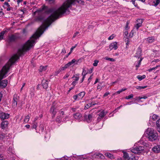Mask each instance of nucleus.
Masks as SVG:
<instances>
[{
	"mask_svg": "<svg viewBox=\"0 0 160 160\" xmlns=\"http://www.w3.org/2000/svg\"><path fill=\"white\" fill-rule=\"evenodd\" d=\"M123 157L125 160H133L134 157L133 156H130L127 153H124Z\"/></svg>",
	"mask_w": 160,
	"mask_h": 160,
	"instance_id": "nucleus-9",
	"label": "nucleus"
},
{
	"mask_svg": "<svg viewBox=\"0 0 160 160\" xmlns=\"http://www.w3.org/2000/svg\"><path fill=\"white\" fill-rule=\"evenodd\" d=\"M117 43L116 42H114L111 43L109 45V49L110 50H112L114 49V50L117 49L118 47L117 45Z\"/></svg>",
	"mask_w": 160,
	"mask_h": 160,
	"instance_id": "nucleus-6",
	"label": "nucleus"
},
{
	"mask_svg": "<svg viewBox=\"0 0 160 160\" xmlns=\"http://www.w3.org/2000/svg\"><path fill=\"white\" fill-rule=\"evenodd\" d=\"M9 137L4 133H2L0 135V139L5 140L8 139Z\"/></svg>",
	"mask_w": 160,
	"mask_h": 160,
	"instance_id": "nucleus-17",
	"label": "nucleus"
},
{
	"mask_svg": "<svg viewBox=\"0 0 160 160\" xmlns=\"http://www.w3.org/2000/svg\"><path fill=\"white\" fill-rule=\"evenodd\" d=\"M61 115H63L64 114V112L63 111H62L60 112Z\"/></svg>",
	"mask_w": 160,
	"mask_h": 160,
	"instance_id": "nucleus-60",
	"label": "nucleus"
},
{
	"mask_svg": "<svg viewBox=\"0 0 160 160\" xmlns=\"http://www.w3.org/2000/svg\"><path fill=\"white\" fill-rule=\"evenodd\" d=\"M69 76V75L68 74H66L63 77L64 79H65L66 78H68Z\"/></svg>",
	"mask_w": 160,
	"mask_h": 160,
	"instance_id": "nucleus-57",
	"label": "nucleus"
},
{
	"mask_svg": "<svg viewBox=\"0 0 160 160\" xmlns=\"http://www.w3.org/2000/svg\"><path fill=\"white\" fill-rule=\"evenodd\" d=\"M114 37V36L113 34L112 35L110 36L108 38V39L109 40H111Z\"/></svg>",
	"mask_w": 160,
	"mask_h": 160,
	"instance_id": "nucleus-42",
	"label": "nucleus"
},
{
	"mask_svg": "<svg viewBox=\"0 0 160 160\" xmlns=\"http://www.w3.org/2000/svg\"><path fill=\"white\" fill-rule=\"evenodd\" d=\"M85 92H82L79 93L78 94L79 99L82 98L85 95Z\"/></svg>",
	"mask_w": 160,
	"mask_h": 160,
	"instance_id": "nucleus-23",
	"label": "nucleus"
},
{
	"mask_svg": "<svg viewBox=\"0 0 160 160\" xmlns=\"http://www.w3.org/2000/svg\"><path fill=\"white\" fill-rule=\"evenodd\" d=\"M105 155L109 158L110 159H112L114 158V157L113 155L111 154L109 152H107L105 153Z\"/></svg>",
	"mask_w": 160,
	"mask_h": 160,
	"instance_id": "nucleus-24",
	"label": "nucleus"
},
{
	"mask_svg": "<svg viewBox=\"0 0 160 160\" xmlns=\"http://www.w3.org/2000/svg\"><path fill=\"white\" fill-rule=\"evenodd\" d=\"M47 68V66H40L39 68V70L40 72H42L44 71H45Z\"/></svg>",
	"mask_w": 160,
	"mask_h": 160,
	"instance_id": "nucleus-22",
	"label": "nucleus"
},
{
	"mask_svg": "<svg viewBox=\"0 0 160 160\" xmlns=\"http://www.w3.org/2000/svg\"><path fill=\"white\" fill-rule=\"evenodd\" d=\"M142 60V58H141L140 60L138 61L137 64L136 65V69L137 70L138 68L139 67L141 64V62Z\"/></svg>",
	"mask_w": 160,
	"mask_h": 160,
	"instance_id": "nucleus-25",
	"label": "nucleus"
},
{
	"mask_svg": "<svg viewBox=\"0 0 160 160\" xmlns=\"http://www.w3.org/2000/svg\"><path fill=\"white\" fill-rule=\"evenodd\" d=\"M126 90V89L125 88V89H122L121 90H119V91H118L117 92H116L113 93L112 95V96H114L116 94H120L121 92H122L123 91H125V90Z\"/></svg>",
	"mask_w": 160,
	"mask_h": 160,
	"instance_id": "nucleus-26",
	"label": "nucleus"
},
{
	"mask_svg": "<svg viewBox=\"0 0 160 160\" xmlns=\"http://www.w3.org/2000/svg\"><path fill=\"white\" fill-rule=\"evenodd\" d=\"M16 38V36L14 35H10L8 37V41L10 42H14Z\"/></svg>",
	"mask_w": 160,
	"mask_h": 160,
	"instance_id": "nucleus-14",
	"label": "nucleus"
},
{
	"mask_svg": "<svg viewBox=\"0 0 160 160\" xmlns=\"http://www.w3.org/2000/svg\"><path fill=\"white\" fill-rule=\"evenodd\" d=\"M129 23V22L128 21H127V23H126V27H125V29L126 30H128L129 28L128 27Z\"/></svg>",
	"mask_w": 160,
	"mask_h": 160,
	"instance_id": "nucleus-44",
	"label": "nucleus"
},
{
	"mask_svg": "<svg viewBox=\"0 0 160 160\" xmlns=\"http://www.w3.org/2000/svg\"><path fill=\"white\" fill-rule=\"evenodd\" d=\"M147 87V86H137L136 87V88L137 89L140 90V89L145 88Z\"/></svg>",
	"mask_w": 160,
	"mask_h": 160,
	"instance_id": "nucleus-30",
	"label": "nucleus"
},
{
	"mask_svg": "<svg viewBox=\"0 0 160 160\" xmlns=\"http://www.w3.org/2000/svg\"><path fill=\"white\" fill-rule=\"evenodd\" d=\"M148 140L153 141L156 140L158 137V133L153 129L148 128L146 132Z\"/></svg>",
	"mask_w": 160,
	"mask_h": 160,
	"instance_id": "nucleus-2",
	"label": "nucleus"
},
{
	"mask_svg": "<svg viewBox=\"0 0 160 160\" xmlns=\"http://www.w3.org/2000/svg\"><path fill=\"white\" fill-rule=\"evenodd\" d=\"M137 78L139 81H141L142 79H143L146 78V76L144 75H143L142 76L140 75H138L137 76Z\"/></svg>",
	"mask_w": 160,
	"mask_h": 160,
	"instance_id": "nucleus-28",
	"label": "nucleus"
},
{
	"mask_svg": "<svg viewBox=\"0 0 160 160\" xmlns=\"http://www.w3.org/2000/svg\"><path fill=\"white\" fill-rule=\"evenodd\" d=\"M9 116V114L8 113H5L2 112L1 113L0 118L4 120L8 118Z\"/></svg>",
	"mask_w": 160,
	"mask_h": 160,
	"instance_id": "nucleus-11",
	"label": "nucleus"
},
{
	"mask_svg": "<svg viewBox=\"0 0 160 160\" xmlns=\"http://www.w3.org/2000/svg\"><path fill=\"white\" fill-rule=\"evenodd\" d=\"M78 63V61H76L75 59H73L71 62H69L67 64H66V67H68L70 66H73L74 64H77Z\"/></svg>",
	"mask_w": 160,
	"mask_h": 160,
	"instance_id": "nucleus-7",
	"label": "nucleus"
},
{
	"mask_svg": "<svg viewBox=\"0 0 160 160\" xmlns=\"http://www.w3.org/2000/svg\"><path fill=\"white\" fill-rule=\"evenodd\" d=\"M5 158L3 155L0 153V160H5Z\"/></svg>",
	"mask_w": 160,
	"mask_h": 160,
	"instance_id": "nucleus-37",
	"label": "nucleus"
},
{
	"mask_svg": "<svg viewBox=\"0 0 160 160\" xmlns=\"http://www.w3.org/2000/svg\"><path fill=\"white\" fill-rule=\"evenodd\" d=\"M144 149V148L143 146H138L136 147L131 150L133 153L138 154L141 153Z\"/></svg>",
	"mask_w": 160,
	"mask_h": 160,
	"instance_id": "nucleus-3",
	"label": "nucleus"
},
{
	"mask_svg": "<svg viewBox=\"0 0 160 160\" xmlns=\"http://www.w3.org/2000/svg\"><path fill=\"white\" fill-rule=\"evenodd\" d=\"M141 49L140 47H139L137 49L135 57L139 58L141 56Z\"/></svg>",
	"mask_w": 160,
	"mask_h": 160,
	"instance_id": "nucleus-13",
	"label": "nucleus"
},
{
	"mask_svg": "<svg viewBox=\"0 0 160 160\" xmlns=\"http://www.w3.org/2000/svg\"><path fill=\"white\" fill-rule=\"evenodd\" d=\"M133 34V30H132L129 34V37L130 38L132 37Z\"/></svg>",
	"mask_w": 160,
	"mask_h": 160,
	"instance_id": "nucleus-46",
	"label": "nucleus"
},
{
	"mask_svg": "<svg viewBox=\"0 0 160 160\" xmlns=\"http://www.w3.org/2000/svg\"><path fill=\"white\" fill-rule=\"evenodd\" d=\"M158 116L156 114H153L150 116V119L151 120L155 121L158 118Z\"/></svg>",
	"mask_w": 160,
	"mask_h": 160,
	"instance_id": "nucleus-20",
	"label": "nucleus"
},
{
	"mask_svg": "<svg viewBox=\"0 0 160 160\" xmlns=\"http://www.w3.org/2000/svg\"><path fill=\"white\" fill-rule=\"evenodd\" d=\"M125 42H126V44L128 45L129 44V41H128V39H126Z\"/></svg>",
	"mask_w": 160,
	"mask_h": 160,
	"instance_id": "nucleus-49",
	"label": "nucleus"
},
{
	"mask_svg": "<svg viewBox=\"0 0 160 160\" xmlns=\"http://www.w3.org/2000/svg\"><path fill=\"white\" fill-rule=\"evenodd\" d=\"M83 159L81 157H80V158H78V160H82Z\"/></svg>",
	"mask_w": 160,
	"mask_h": 160,
	"instance_id": "nucleus-64",
	"label": "nucleus"
},
{
	"mask_svg": "<svg viewBox=\"0 0 160 160\" xmlns=\"http://www.w3.org/2000/svg\"><path fill=\"white\" fill-rule=\"evenodd\" d=\"M9 124L7 120L2 121L1 123V127L2 129H4L7 128Z\"/></svg>",
	"mask_w": 160,
	"mask_h": 160,
	"instance_id": "nucleus-12",
	"label": "nucleus"
},
{
	"mask_svg": "<svg viewBox=\"0 0 160 160\" xmlns=\"http://www.w3.org/2000/svg\"><path fill=\"white\" fill-rule=\"evenodd\" d=\"M91 106H92V105H91V104H90V103L88 104H87L86 106H85V109H88Z\"/></svg>",
	"mask_w": 160,
	"mask_h": 160,
	"instance_id": "nucleus-40",
	"label": "nucleus"
},
{
	"mask_svg": "<svg viewBox=\"0 0 160 160\" xmlns=\"http://www.w3.org/2000/svg\"><path fill=\"white\" fill-rule=\"evenodd\" d=\"M110 94V93L109 92H106L104 95L103 97H106L108 95H109Z\"/></svg>",
	"mask_w": 160,
	"mask_h": 160,
	"instance_id": "nucleus-47",
	"label": "nucleus"
},
{
	"mask_svg": "<svg viewBox=\"0 0 160 160\" xmlns=\"http://www.w3.org/2000/svg\"><path fill=\"white\" fill-rule=\"evenodd\" d=\"M73 98L75 100H79V98L78 97V96L77 94L74 95L73 96Z\"/></svg>",
	"mask_w": 160,
	"mask_h": 160,
	"instance_id": "nucleus-41",
	"label": "nucleus"
},
{
	"mask_svg": "<svg viewBox=\"0 0 160 160\" xmlns=\"http://www.w3.org/2000/svg\"><path fill=\"white\" fill-rule=\"evenodd\" d=\"M74 118L77 119H80L82 117V115L79 113H76L73 115Z\"/></svg>",
	"mask_w": 160,
	"mask_h": 160,
	"instance_id": "nucleus-21",
	"label": "nucleus"
},
{
	"mask_svg": "<svg viewBox=\"0 0 160 160\" xmlns=\"http://www.w3.org/2000/svg\"><path fill=\"white\" fill-rule=\"evenodd\" d=\"M79 74H76L74 75L72 77V78H75V79H74V81H75L76 82V81H78L79 79Z\"/></svg>",
	"mask_w": 160,
	"mask_h": 160,
	"instance_id": "nucleus-27",
	"label": "nucleus"
},
{
	"mask_svg": "<svg viewBox=\"0 0 160 160\" xmlns=\"http://www.w3.org/2000/svg\"><path fill=\"white\" fill-rule=\"evenodd\" d=\"M4 32H2L0 33V40H1L3 38V36L4 35Z\"/></svg>",
	"mask_w": 160,
	"mask_h": 160,
	"instance_id": "nucleus-39",
	"label": "nucleus"
},
{
	"mask_svg": "<svg viewBox=\"0 0 160 160\" xmlns=\"http://www.w3.org/2000/svg\"><path fill=\"white\" fill-rule=\"evenodd\" d=\"M152 150L156 153L160 152V145H156L152 149Z\"/></svg>",
	"mask_w": 160,
	"mask_h": 160,
	"instance_id": "nucleus-5",
	"label": "nucleus"
},
{
	"mask_svg": "<svg viewBox=\"0 0 160 160\" xmlns=\"http://www.w3.org/2000/svg\"><path fill=\"white\" fill-rule=\"evenodd\" d=\"M133 95L132 94H131L128 96H126L125 97L126 99H129L132 98L133 97Z\"/></svg>",
	"mask_w": 160,
	"mask_h": 160,
	"instance_id": "nucleus-36",
	"label": "nucleus"
},
{
	"mask_svg": "<svg viewBox=\"0 0 160 160\" xmlns=\"http://www.w3.org/2000/svg\"><path fill=\"white\" fill-rule=\"evenodd\" d=\"M22 0H18L17 2L18 3H19V2H22Z\"/></svg>",
	"mask_w": 160,
	"mask_h": 160,
	"instance_id": "nucleus-63",
	"label": "nucleus"
},
{
	"mask_svg": "<svg viewBox=\"0 0 160 160\" xmlns=\"http://www.w3.org/2000/svg\"><path fill=\"white\" fill-rule=\"evenodd\" d=\"M61 53H63V54H64L66 53V50L64 48H63L62 49Z\"/></svg>",
	"mask_w": 160,
	"mask_h": 160,
	"instance_id": "nucleus-50",
	"label": "nucleus"
},
{
	"mask_svg": "<svg viewBox=\"0 0 160 160\" xmlns=\"http://www.w3.org/2000/svg\"><path fill=\"white\" fill-rule=\"evenodd\" d=\"M142 21L141 19H138L136 22V24L135 26V28H136V29L138 30V28L142 26Z\"/></svg>",
	"mask_w": 160,
	"mask_h": 160,
	"instance_id": "nucleus-10",
	"label": "nucleus"
},
{
	"mask_svg": "<svg viewBox=\"0 0 160 160\" xmlns=\"http://www.w3.org/2000/svg\"><path fill=\"white\" fill-rule=\"evenodd\" d=\"M53 22L44 21L43 24L40 27L38 31L34 34L22 48L18 49L17 53L13 55L3 67L0 71V88H4L8 84V80L5 79L1 81V80L6 77L5 75L7 73L10 67L19 58L20 56L23 55L26 51L34 46L35 40L43 33V30H45L47 29Z\"/></svg>",
	"mask_w": 160,
	"mask_h": 160,
	"instance_id": "nucleus-1",
	"label": "nucleus"
},
{
	"mask_svg": "<svg viewBox=\"0 0 160 160\" xmlns=\"http://www.w3.org/2000/svg\"><path fill=\"white\" fill-rule=\"evenodd\" d=\"M79 34V32H77L75 33H74V35L73 36V38H75L76 36L78 35Z\"/></svg>",
	"mask_w": 160,
	"mask_h": 160,
	"instance_id": "nucleus-45",
	"label": "nucleus"
},
{
	"mask_svg": "<svg viewBox=\"0 0 160 160\" xmlns=\"http://www.w3.org/2000/svg\"><path fill=\"white\" fill-rule=\"evenodd\" d=\"M37 127L36 124L34 123L32 126L33 128H36Z\"/></svg>",
	"mask_w": 160,
	"mask_h": 160,
	"instance_id": "nucleus-56",
	"label": "nucleus"
},
{
	"mask_svg": "<svg viewBox=\"0 0 160 160\" xmlns=\"http://www.w3.org/2000/svg\"><path fill=\"white\" fill-rule=\"evenodd\" d=\"M25 127L28 128H29L30 127V125H27L25 126Z\"/></svg>",
	"mask_w": 160,
	"mask_h": 160,
	"instance_id": "nucleus-61",
	"label": "nucleus"
},
{
	"mask_svg": "<svg viewBox=\"0 0 160 160\" xmlns=\"http://www.w3.org/2000/svg\"><path fill=\"white\" fill-rule=\"evenodd\" d=\"M87 73L86 72V71L85 69L83 68V71L82 73V75L84 77H85V75L87 74Z\"/></svg>",
	"mask_w": 160,
	"mask_h": 160,
	"instance_id": "nucleus-33",
	"label": "nucleus"
},
{
	"mask_svg": "<svg viewBox=\"0 0 160 160\" xmlns=\"http://www.w3.org/2000/svg\"><path fill=\"white\" fill-rule=\"evenodd\" d=\"M106 114L105 113V112L104 111H102L101 112L98 114V119H101V118H103L104 117V116Z\"/></svg>",
	"mask_w": 160,
	"mask_h": 160,
	"instance_id": "nucleus-18",
	"label": "nucleus"
},
{
	"mask_svg": "<svg viewBox=\"0 0 160 160\" xmlns=\"http://www.w3.org/2000/svg\"><path fill=\"white\" fill-rule=\"evenodd\" d=\"M30 117L28 115L26 116L24 120V122L26 123L29 120Z\"/></svg>",
	"mask_w": 160,
	"mask_h": 160,
	"instance_id": "nucleus-31",
	"label": "nucleus"
},
{
	"mask_svg": "<svg viewBox=\"0 0 160 160\" xmlns=\"http://www.w3.org/2000/svg\"><path fill=\"white\" fill-rule=\"evenodd\" d=\"M68 67H66V65H65V66L63 67H62V68H61V70H64L65 69L68 68Z\"/></svg>",
	"mask_w": 160,
	"mask_h": 160,
	"instance_id": "nucleus-51",
	"label": "nucleus"
},
{
	"mask_svg": "<svg viewBox=\"0 0 160 160\" xmlns=\"http://www.w3.org/2000/svg\"><path fill=\"white\" fill-rule=\"evenodd\" d=\"M142 99V97L139 96V97H136L135 98V100H140Z\"/></svg>",
	"mask_w": 160,
	"mask_h": 160,
	"instance_id": "nucleus-48",
	"label": "nucleus"
},
{
	"mask_svg": "<svg viewBox=\"0 0 160 160\" xmlns=\"http://www.w3.org/2000/svg\"><path fill=\"white\" fill-rule=\"evenodd\" d=\"M55 108H56L54 106H52L51 107L50 109V112L52 114V117L53 118L55 117V115L56 114V112L55 111Z\"/></svg>",
	"mask_w": 160,
	"mask_h": 160,
	"instance_id": "nucleus-16",
	"label": "nucleus"
},
{
	"mask_svg": "<svg viewBox=\"0 0 160 160\" xmlns=\"http://www.w3.org/2000/svg\"><path fill=\"white\" fill-rule=\"evenodd\" d=\"M4 4L7 6L8 7H10V5H9V4L7 2H4Z\"/></svg>",
	"mask_w": 160,
	"mask_h": 160,
	"instance_id": "nucleus-52",
	"label": "nucleus"
},
{
	"mask_svg": "<svg viewBox=\"0 0 160 160\" xmlns=\"http://www.w3.org/2000/svg\"><path fill=\"white\" fill-rule=\"evenodd\" d=\"M146 40L148 43H152L154 42L155 39L154 37H149L147 38Z\"/></svg>",
	"mask_w": 160,
	"mask_h": 160,
	"instance_id": "nucleus-15",
	"label": "nucleus"
},
{
	"mask_svg": "<svg viewBox=\"0 0 160 160\" xmlns=\"http://www.w3.org/2000/svg\"><path fill=\"white\" fill-rule=\"evenodd\" d=\"M76 46H77V44H76L75 46L71 48L70 51L71 52H72L73 50V49L74 48L76 47Z\"/></svg>",
	"mask_w": 160,
	"mask_h": 160,
	"instance_id": "nucleus-53",
	"label": "nucleus"
},
{
	"mask_svg": "<svg viewBox=\"0 0 160 160\" xmlns=\"http://www.w3.org/2000/svg\"><path fill=\"white\" fill-rule=\"evenodd\" d=\"M153 2L154 3V5L157 6L159 3L160 0H155V1Z\"/></svg>",
	"mask_w": 160,
	"mask_h": 160,
	"instance_id": "nucleus-34",
	"label": "nucleus"
},
{
	"mask_svg": "<svg viewBox=\"0 0 160 160\" xmlns=\"http://www.w3.org/2000/svg\"><path fill=\"white\" fill-rule=\"evenodd\" d=\"M132 1V3L135 6H136V5H135V0H131Z\"/></svg>",
	"mask_w": 160,
	"mask_h": 160,
	"instance_id": "nucleus-62",
	"label": "nucleus"
},
{
	"mask_svg": "<svg viewBox=\"0 0 160 160\" xmlns=\"http://www.w3.org/2000/svg\"><path fill=\"white\" fill-rule=\"evenodd\" d=\"M76 82H75V81H73L72 83V84L74 86L76 84Z\"/></svg>",
	"mask_w": 160,
	"mask_h": 160,
	"instance_id": "nucleus-59",
	"label": "nucleus"
},
{
	"mask_svg": "<svg viewBox=\"0 0 160 160\" xmlns=\"http://www.w3.org/2000/svg\"><path fill=\"white\" fill-rule=\"evenodd\" d=\"M97 156L101 158H104V156L101 154L99 153L98 155H97Z\"/></svg>",
	"mask_w": 160,
	"mask_h": 160,
	"instance_id": "nucleus-43",
	"label": "nucleus"
},
{
	"mask_svg": "<svg viewBox=\"0 0 160 160\" xmlns=\"http://www.w3.org/2000/svg\"><path fill=\"white\" fill-rule=\"evenodd\" d=\"M160 67V65L157 66L156 67L150 68L148 70V71L149 72H151L153 70H155L158 67Z\"/></svg>",
	"mask_w": 160,
	"mask_h": 160,
	"instance_id": "nucleus-32",
	"label": "nucleus"
},
{
	"mask_svg": "<svg viewBox=\"0 0 160 160\" xmlns=\"http://www.w3.org/2000/svg\"><path fill=\"white\" fill-rule=\"evenodd\" d=\"M48 80L43 79L42 80V86L43 88L46 89L48 87Z\"/></svg>",
	"mask_w": 160,
	"mask_h": 160,
	"instance_id": "nucleus-8",
	"label": "nucleus"
},
{
	"mask_svg": "<svg viewBox=\"0 0 160 160\" xmlns=\"http://www.w3.org/2000/svg\"><path fill=\"white\" fill-rule=\"evenodd\" d=\"M103 86H101L100 85H98L97 87V89H101V88H102V87Z\"/></svg>",
	"mask_w": 160,
	"mask_h": 160,
	"instance_id": "nucleus-54",
	"label": "nucleus"
},
{
	"mask_svg": "<svg viewBox=\"0 0 160 160\" xmlns=\"http://www.w3.org/2000/svg\"><path fill=\"white\" fill-rule=\"evenodd\" d=\"M99 80V79H98V78H97L95 80V82L94 83V84H96L98 82V81Z\"/></svg>",
	"mask_w": 160,
	"mask_h": 160,
	"instance_id": "nucleus-58",
	"label": "nucleus"
},
{
	"mask_svg": "<svg viewBox=\"0 0 160 160\" xmlns=\"http://www.w3.org/2000/svg\"><path fill=\"white\" fill-rule=\"evenodd\" d=\"M92 116L91 114H89L88 115V118L87 119V121L88 122L89 121H90L91 118H92Z\"/></svg>",
	"mask_w": 160,
	"mask_h": 160,
	"instance_id": "nucleus-35",
	"label": "nucleus"
},
{
	"mask_svg": "<svg viewBox=\"0 0 160 160\" xmlns=\"http://www.w3.org/2000/svg\"><path fill=\"white\" fill-rule=\"evenodd\" d=\"M92 75L88 79V81H89L88 82V83H89L91 80L92 79Z\"/></svg>",
	"mask_w": 160,
	"mask_h": 160,
	"instance_id": "nucleus-55",
	"label": "nucleus"
},
{
	"mask_svg": "<svg viewBox=\"0 0 160 160\" xmlns=\"http://www.w3.org/2000/svg\"><path fill=\"white\" fill-rule=\"evenodd\" d=\"M104 59H105L107 60L110 61H111L112 62H114L115 61V60L114 59L112 58H108L107 57H104Z\"/></svg>",
	"mask_w": 160,
	"mask_h": 160,
	"instance_id": "nucleus-29",
	"label": "nucleus"
},
{
	"mask_svg": "<svg viewBox=\"0 0 160 160\" xmlns=\"http://www.w3.org/2000/svg\"><path fill=\"white\" fill-rule=\"evenodd\" d=\"M156 125L158 132L160 133V119H159L156 122Z\"/></svg>",
	"mask_w": 160,
	"mask_h": 160,
	"instance_id": "nucleus-19",
	"label": "nucleus"
},
{
	"mask_svg": "<svg viewBox=\"0 0 160 160\" xmlns=\"http://www.w3.org/2000/svg\"><path fill=\"white\" fill-rule=\"evenodd\" d=\"M17 94H14L13 96L12 106L14 108L16 107L17 105V102L18 100V98H17Z\"/></svg>",
	"mask_w": 160,
	"mask_h": 160,
	"instance_id": "nucleus-4",
	"label": "nucleus"
},
{
	"mask_svg": "<svg viewBox=\"0 0 160 160\" xmlns=\"http://www.w3.org/2000/svg\"><path fill=\"white\" fill-rule=\"evenodd\" d=\"M98 61L97 60H95L94 61V62L93 63V65L94 66L96 67L98 65Z\"/></svg>",
	"mask_w": 160,
	"mask_h": 160,
	"instance_id": "nucleus-38",
	"label": "nucleus"
}]
</instances>
